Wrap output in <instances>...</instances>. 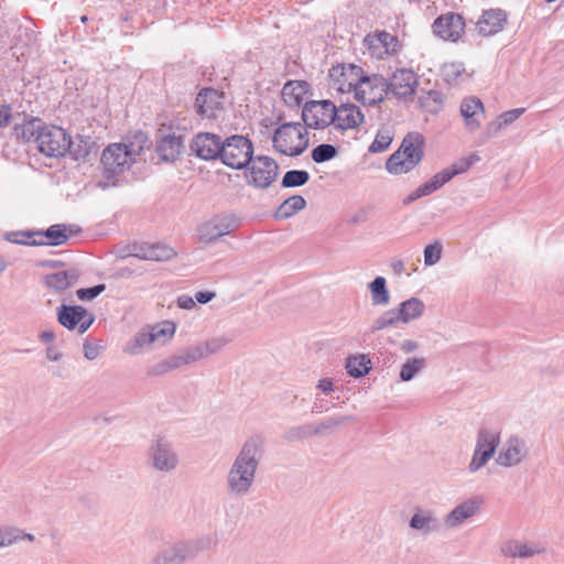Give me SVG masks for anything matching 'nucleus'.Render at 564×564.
Segmentation results:
<instances>
[{
    "mask_svg": "<svg viewBox=\"0 0 564 564\" xmlns=\"http://www.w3.org/2000/svg\"><path fill=\"white\" fill-rule=\"evenodd\" d=\"M393 132L389 127H382L378 130L375 140L369 147L370 153H380L386 151L391 144Z\"/></svg>",
    "mask_w": 564,
    "mask_h": 564,
    "instance_id": "nucleus-41",
    "label": "nucleus"
},
{
    "mask_svg": "<svg viewBox=\"0 0 564 564\" xmlns=\"http://www.w3.org/2000/svg\"><path fill=\"white\" fill-rule=\"evenodd\" d=\"M480 500L476 497L464 500L455 506L445 517L444 525L448 530H455L475 517L480 510Z\"/></svg>",
    "mask_w": 564,
    "mask_h": 564,
    "instance_id": "nucleus-21",
    "label": "nucleus"
},
{
    "mask_svg": "<svg viewBox=\"0 0 564 564\" xmlns=\"http://www.w3.org/2000/svg\"><path fill=\"white\" fill-rule=\"evenodd\" d=\"M316 387L324 393H330L334 390V381L330 378H323L317 382Z\"/></svg>",
    "mask_w": 564,
    "mask_h": 564,
    "instance_id": "nucleus-59",
    "label": "nucleus"
},
{
    "mask_svg": "<svg viewBox=\"0 0 564 564\" xmlns=\"http://www.w3.org/2000/svg\"><path fill=\"white\" fill-rule=\"evenodd\" d=\"M19 528L12 525L0 527V549L10 547L18 543Z\"/></svg>",
    "mask_w": 564,
    "mask_h": 564,
    "instance_id": "nucleus-48",
    "label": "nucleus"
},
{
    "mask_svg": "<svg viewBox=\"0 0 564 564\" xmlns=\"http://www.w3.org/2000/svg\"><path fill=\"white\" fill-rule=\"evenodd\" d=\"M409 527L423 535H430L440 532L441 522L433 510L420 508L411 517Z\"/></svg>",
    "mask_w": 564,
    "mask_h": 564,
    "instance_id": "nucleus-28",
    "label": "nucleus"
},
{
    "mask_svg": "<svg viewBox=\"0 0 564 564\" xmlns=\"http://www.w3.org/2000/svg\"><path fill=\"white\" fill-rule=\"evenodd\" d=\"M253 158L251 140L241 134H234L223 139L220 161L235 170L247 167Z\"/></svg>",
    "mask_w": 564,
    "mask_h": 564,
    "instance_id": "nucleus-7",
    "label": "nucleus"
},
{
    "mask_svg": "<svg viewBox=\"0 0 564 564\" xmlns=\"http://www.w3.org/2000/svg\"><path fill=\"white\" fill-rule=\"evenodd\" d=\"M102 349V345L85 341L83 345L84 356L88 360H95Z\"/></svg>",
    "mask_w": 564,
    "mask_h": 564,
    "instance_id": "nucleus-55",
    "label": "nucleus"
},
{
    "mask_svg": "<svg viewBox=\"0 0 564 564\" xmlns=\"http://www.w3.org/2000/svg\"><path fill=\"white\" fill-rule=\"evenodd\" d=\"M345 367L350 377L361 378L370 371V360L365 355L352 356L347 358Z\"/></svg>",
    "mask_w": 564,
    "mask_h": 564,
    "instance_id": "nucleus-40",
    "label": "nucleus"
},
{
    "mask_svg": "<svg viewBox=\"0 0 564 564\" xmlns=\"http://www.w3.org/2000/svg\"><path fill=\"white\" fill-rule=\"evenodd\" d=\"M464 21L459 14L448 13L438 17L432 28L436 35L445 41H457L464 31Z\"/></svg>",
    "mask_w": 564,
    "mask_h": 564,
    "instance_id": "nucleus-24",
    "label": "nucleus"
},
{
    "mask_svg": "<svg viewBox=\"0 0 564 564\" xmlns=\"http://www.w3.org/2000/svg\"><path fill=\"white\" fill-rule=\"evenodd\" d=\"M36 237L47 241H44L43 245L48 246H61L68 240L67 227L66 225L57 224L50 226L45 231H35Z\"/></svg>",
    "mask_w": 564,
    "mask_h": 564,
    "instance_id": "nucleus-35",
    "label": "nucleus"
},
{
    "mask_svg": "<svg viewBox=\"0 0 564 564\" xmlns=\"http://www.w3.org/2000/svg\"><path fill=\"white\" fill-rule=\"evenodd\" d=\"M424 137L419 132L408 133L400 148L388 159L386 169L391 174H405L423 159Z\"/></svg>",
    "mask_w": 564,
    "mask_h": 564,
    "instance_id": "nucleus-4",
    "label": "nucleus"
},
{
    "mask_svg": "<svg viewBox=\"0 0 564 564\" xmlns=\"http://www.w3.org/2000/svg\"><path fill=\"white\" fill-rule=\"evenodd\" d=\"M389 91L397 98H408L415 94L417 75L409 68H400L393 72L388 80Z\"/></svg>",
    "mask_w": 564,
    "mask_h": 564,
    "instance_id": "nucleus-20",
    "label": "nucleus"
},
{
    "mask_svg": "<svg viewBox=\"0 0 564 564\" xmlns=\"http://www.w3.org/2000/svg\"><path fill=\"white\" fill-rule=\"evenodd\" d=\"M499 435L490 430L481 429L478 432L474 455L468 465L470 473L478 471L494 456L499 445Z\"/></svg>",
    "mask_w": 564,
    "mask_h": 564,
    "instance_id": "nucleus-13",
    "label": "nucleus"
},
{
    "mask_svg": "<svg viewBox=\"0 0 564 564\" xmlns=\"http://www.w3.org/2000/svg\"><path fill=\"white\" fill-rule=\"evenodd\" d=\"M216 297L213 291H199L195 294V301L200 304H206Z\"/></svg>",
    "mask_w": 564,
    "mask_h": 564,
    "instance_id": "nucleus-57",
    "label": "nucleus"
},
{
    "mask_svg": "<svg viewBox=\"0 0 564 564\" xmlns=\"http://www.w3.org/2000/svg\"><path fill=\"white\" fill-rule=\"evenodd\" d=\"M421 197H424V195H423V193H422V192H420V187H417L414 192H412L410 195H408V196L404 198L403 203H404L405 205H409V204H411V203L415 202L416 199H419V198H421Z\"/></svg>",
    "mask_w": 564,
    "mask_h": 564,
    "instance_id": "nucleus-62",
    "label": "nucleus"
},
{
    "mask_svg": "<svg viewBox=\"0 0 564 564\" xmlns=\"http://www.w3.org/2000/svg\"><path fill=\"white\" fill-rule=\"evenodd\" d=\"M274 149L289 156L302 154L308 147L307 131L299 122L281 124L273 134Z\"/></svg>",
    "mask_w": 564,
    "mask_h": 564,
    "instance_id": "nucleus-6",
    "label": "nucleus"
},
{
    "mask_svg": "<svg viewBox=\"0 0 564 564\" xmlns=\"http://www.w3.org/2000/svg\"><path fill=\"white\" fill-rule=\"evenodd\" d=\"M154 335L149 332H139L124 347V351L130 355L143 354L148 348L154 345Z\"/></svg>",
    "mask_w": 564,
    "mask_h": 564,
    "instance_id": "nucleus-38",
    "label": "nucleus"
},
{
    "mask_svg": "<svg viewBox=\"0 0 564 564\" xmlns=\"http://www.w3.org/2000/svg\"><path fill=\"white\" fill-rule=\"evenodd\" d=\"M419 347V344L414 340H404L402 344H401V350L405 354H410V352H413L415 349H417Z\"/></svg>",
    "mask_w": 564,
    "mask_h": 564,
    "instance_id": "nucleus-61",
    "label": "nucleus"
},
{
    "mask_svg": "<svg viewBox=\"0 0 564 564\" xmlns=\"http://www.w3.org/2000/svg\"><path fill=\"white\" fill-rule=\"evenodd\" d=\"M364 75L362 68L355 64L333 66L329 69L330 86L339 93H355Z\"/></svg>",
    "mask_w": 564,
    "mask_h": 564,
    "instance_id": "nucleus-16",
    "label": "nucleus"
},
{
    "mask_svg": "<svg viewBox=\"0 0 564 564\" xmlns=\"http://www.w3.org/2000/svg\"><path fill=\"white\" fill-rule=\"evenodd\" d=\"M62 352L54 346H50L46 349V358L51 361H58L62 358Z\"/></svg>",
    "mask_w": 564,
    "mask_h": 564,
    "instance_id": "nucleus-60",
    "label": "nucleus"
},
{
    "mask_svg": "<svg viewBox=\"0 0 564 564\" xmlns=\"http://www.w3.org/2000/svg\"><path fill=\"white\" fill-rule=\"evenodd\" d=\"M214 544L210 536L176 541L164 547L151 564H184L186 561L196 558L202 552L212 549Z\"/></svg>",
    "mask_w": 564,
    "mask_h": 564,
    "instance_id": "nucleus-5",
    "label": "nucleus"
},
{
    "mask_svg": "<svg viewBox=\"0 0 564 564\" xmlns=\"http://www.w3.org/2000/svg\"><path fill=\"white\" fill-rule=\"evenodd\" d=\"M460 115L464 119L465 128L469 132H475L480 128V117L485 115V108L478 97H467L462 100Z\"/></svg>",
    "mask_w": 564,
    "mask_h": 564,
    "instance_id": "nucleus-27",
    "label": "nucleus"
},
{
    "mask_svg": "<svg viewBox=\"0 0 564 564\" xmlns=\"http://www.w3.org/2000/svg\"><path fill=\"white\" fill-rule=\"evenodd\" d=\"M225 95L224 93L207 87L199 90L195 98L194 108L196 113L202 119L215 120L225 110L224 108Z\"/></svg>",
    "mask_w": 564,
    "mask_h": 564,
    "instance_id": "nucleus-15",
    "label": "nucleus"
},
{
    "mask_svg": "<svg viewBox=\"0 0 564 564\" xmlns=\"http://www.w3.org/2000/svg\"><path fill=\"white\" fill-rule=\"evenodd\" d=\"M40 339L44 344H48L55 340V334L53 330H44L40 334Z\"/></svg>",
    "mask_w": 564,
    "mask_h": 564,
    "instance_id": "nucleus-64",
    "label": "nucleus"
},
{
    "mask_svg": "<svg viewBox=\"0 0 564 564\" xmlns=\"http://www.w3.org/2000/svg\"><path fill=\"white\" fill-rule=\"evenodd\" d=\"M398 39L386 31L368 34L364 39V46L369 51L371 56L377 58H383L384 55L394 54L398 51Z\"/></svg>",
    "mask_w": 564,
    "mask_h": 564,
    "instance_id": "nucleus-23",
    "label": "nucleus"
},
{
    "mask_svg": "<svg viewBox=\"0 0 564 564\" xmlns=\"http://www.w3.org/2000/svg\"><path fill=\"white\" fill-rule=\"evenodd\" d=\"M308 84L306 82L290 80L282 88L284 102L290 107H299L306 94Z\"/></svg>",
    "mask_w": 564,
    "mask_h": 564,
    "instance_id": "nucleus-33",
    "label": "nucleus"
},
{
    "mask_svg": "<svg viewBox=\"0 0 564 564\" xmlns=\"http://www.w3.org/2000/svg\"><path fill=\"white\" fill-rule=\"evenodd\" d=\"M57 321L68 330L77 329L78 334H84L95 322L94 314L89 313L80 305L62 304L57 307Z\"/></svg>",
    "mask_w": 564,
    "mask_h": 564,
    "instance_id": "nucleus-14",
    "label": "nucleus"
},
{
    "mask_svg": "<svg viewBox=\"0 0 564 564\" xmlns=\"http://www.w3.org/2000/svg\"><path fill=\"white\" fill-rule=\"evenodd\" d=\"M524 112V108H516L502 112L497 119L490 122L486 128V135L488 139L495 137L501 129L510 126Z\"/></svg>",
    "mask_w": 564,
    "mask_h": 564,
    "instance_id": "nucleus-34",
    "label": "nucleus"
},
{
    "mask_svg": "<svg viewBox=\"0 0 564 564\" xmlns=\"http://www.w3.org/2000/svg\"><path fill=\"white\" fill-rule=\"evenodd\" d=\"M232 340L229 335H220L202 341L206 357L217 354Z\"/></svg>",
    "mask_w": 564,
    "mask_h": 564,
    "instance_id": "nucleus-47",
    "label": "nucleus"
},
{
    "mask_svg": "<svg viewBox=\"0 0 564 564\" xmlns=\"http://www.w3.org/2000/svg\"><path fill=\"white\" fill-rule=\"evenodd\" d=\"M175 254L176 252L171 247L163 243L142 245L134 253L139 259L149 261H167Z\"/></svg>",
    "mask_w": 564,
    "mask_h": 564,
    "instance_id": "nucleus-32",
    "label": "nucleus"
},
{
    "mask_svg": "<svg viewBox=\"0 0 564 564\" xmlns=\"http://www.w3.org/2000/svg\"><path fill=\"white\" fill-rule=\"evenodd\" d=\"M355 421L352 415H336L324 420L314 426L313 433L316 435H327L337 427L346 425Z\"/></svg>",
    "mask_w": 564,
    "mask_h": 564,
    "instance_id": "nucleus-39",
    "label": "nucleus"
},
{
    "mask_svg": "<svg viewBox=\"0 0 564 564\" xmlns=\"http://www.w3.org/2000/svg\"><path fill=\"white\" fill-rule=\"evenodd\" d=\"M106 290L105 284H97L91 288L78 289L76 295L80 301H91Z\"/></svg>",
    "mask_w": 564,
    "mask_h": 564,
    "instance_id": "nucleus-52",
    "label": "nucleus"
},
{
    "mask_svg": "<svg viewBox=\"0 0 564 564\" xmlns=\"http://www.w3.org/2000/svg\"><path fill=\"white\" fill-rule=\"evenodd\" d=\"M206 357L202 341L188 346L181 350L178 354L172 355L169 358L162 360L155 366L154 373L162 375L171 370L178 369L181 367L194 364Z\"/></svg>",
    "mask_w": 564,
    "mask_h": 564,
    "instance_id": "nucleus-18",
    "label": "nucleus"
},
{
    "mask_svg": "<svg viewBox=\"0 0 564 564\" xmlns=\"http://www.w3.org/2000/svg\"><path fill=\"white\" fill-rule=\"evenodd\" d=\"M184 145L180 135H163L156 143V153L161 161L174 162L182 153Z\"/></svg>",
    "mask_w": 564,
    "mask_h": 564,
    "instance_id": "nucleus-30",
    "label": "nucleus"
},
{
    "mask_svg": "<svg viewBox=\"0 0 564 564\" xmlns=\"http://www.w3.org/2000/svg\"><path fill=\"white\" fill-rule=\"evenodd\" d=\"M143 150L144 147L137 142L109 144L101 154L104 178L98 182V186L104 189L117 186L120 176L137 162Z\"/></svg>",
    "mask_w": 564,
    "mask_h": 564,
    "instance_id": "nucleus-2",
    "label": "nucleus"
},
{
    "mask_svg": "<svg viewBox=\"0 0 564 564\" xmlns=\"http://www.w3.org/2000/svg\"><path fill=\"white\" fill-rule=\"evenodd\" d=\"M150 333L154 335V343L161 346L172 338L175 333V325L171 322H164L153 326Z\"/></svg>",
    "mask_w": 564,
    "mask_h": 564,
    "instance_id": "nucleus-45",
    "label": "nucleus"
},
{
    "mask_svg": "<svg viewBox=\"0 0 564 564\" xmlns=\"http://www.w3.org/2000/svg\"><path fill=\"white\" fill-rule=\"evenodd\" d=\"M425 366L424 358H410L401 367L400 379L404 382L412 380Z\"/></svg>",
    "mask_w": 564,
    "mask_h": 564,
    "instance_id": "nucleus-42",
    "label": "nucleus"
},
{
    "mask_svg": "<svg viewBox=\"0 0 564 564\" xmlns=\"http://www.w3.org/2000/svg\"><path fill=\"white\" fill-rule=\"evenodd\" d=\"M79 279L77 269L57 271L44 276V284L56 292H62L73 286Z\"/></svg>",
    "mask_w": 564,
    "mask_h": 564,
    "instance_id": "nucleus-31",
    "label": "nucleus"
},
{
    "mask_svg": "<svg viewBox=\"0 0 564 564\" xmlns=\"http://www.w3.org/2000/svg\"><path fill=\"white\" fill-rule=\"evenodd\" d=\"M423 312L424 303L417 297H411L402 302L399 308H391L383 312L373 321L370 332L376 333L387 327L397 326L399 323L408 324L419 318Z\"/></svg>",
    "mask_w": 564,
    "mask_h": 564,
    "instance_id": "nucleus-8",
    "label": "nucleus"
},
{
    "mask_svg": "<svg viewBox=\"0 0 564 564\" xmlns=\"http://www.w3.org/2000/svg\"><path fill=\"white\" fill-rule=\"evenodd\" d=\"M310 180V174L304 170H290L282 178V187H299L306 184Z\"/></svg>",
    "mask_w": 564,
    "mask_h": 564,
    "instance_id": "nucleus-44",
    "label": "nucleus"
},
{
    "mask_svg": "<svg viewBox=\"0 0 564 564\" xmlns=\"http://www.w3.org/2000/svg\"><path fill=\"white\" fill-rule=\"evenodd\" d=\"M421 197H424V195H423V193H422V192H420V187H417L414 192H412L410 195H408V196L404 198L403 203H404L405 205H409V204H411V203L415 202L416 199H419V198H421Z\"/></svg>",
    "mask_w": 564,
    "mask_h": 564,
    "instance_id": "nucleus-63",
    "label": "nucleus"
},
{
    "mask_svg": "<svg viewBox=\"0 0 564 564\" xmlns=\"http://www.w3.org/2000/svg\"><path fill=\"white\" fill-rule=\"evenodd\" d=\"M478 161H479V156L477 154H471L468 158H464L452 165L458 175V174L465 173L469 167H471Z\"/></svg>",
    "mask_w": 564,
    "mask_h": 564,
    "instance_id": "nucleus-54",
    "label": "nucleus"
},
{
    "mask_svg": "<svg viewBox=\"0 0 564 564\" xmlns=\"http://www.w3.org/2000/svg\"><path fill=\"white\" fill-rule=\"evenodd\" d=\"M335 118L333 126L336 130L356 129L364 122V113L360 108L354 104H341L335 106Z\"/></svg>",
    "mask_w": 564,
    "mask_h": 564,
    "instance_id": "nucleus-26",
    "label": "nucleus"
},
{
    "mask_svg": "<svg viewBox=\"0 0 564 564\" xmlns=\"http://www.w3.org/2000/svg\"><path fill=\"white\" fill-rule=\"evenodd\" d=\"M11 119V108L7 105L0 107V128L9 124Z\"/></svg>",
    "mask_w": 564,
    "mask_h": 564,
    "instance_id": "nucleus-58",
    "label": "nucleus"
},
{
    "mask_svg": "<svg viewBox=\"0 0 564 564\" xmlns=\"http://www.w3.org/2000/svg\"><path fill=\"white\" fill-rule=\"evenodd\" d=\"M22 134L29 140L34 138L39 151L48 158L63 156L72 144L70 135L63 128L44 124L40 119H32L26 123Z\"/></svg>",
    "mask_w": 564,
    "mask_h": 564,
    "instance_id": "nucleus-3",
    "label": "nucleus"
},
{
    "mask_svg": "<svg viewBox=\"0 0 564 564\" xmlns=\"http://www.w3.org/2000/svg\"><path fill=\"white\" fill-rule=\"evenodd\" d=\"M465 70L463 63H451L444 65L443 73L447 80L456 79Z\"/></svg>",
    "mask_w": 564,
    "mask_h": 564,
    "instance_id": "nucleus-53",
    "label": "nucleus"
},
{
    "mask_svg": "<svg viewBox=\"0 0 564 564\" xmlns=\"http://www.w3.org/2000/svg\"><path fill=\"white\" fill-rule=\"evenodd\" d=\"M223 139L212 132H199L191 141V152L204 161H214L221 155Z\"/></svg>",
    "mask_w": 564,
    "mask_h": 564,
    "instance_id": "nucleus-19",
    "label": "nucleus"
},
{
    "mask_svg": "<svg viewBox=\"0 0 564 564\" xmlns=\"http://www.w3.org/2000/svg\"><path fill=\"white\" fill-rule=\"evenodd\" d=\"M545 552V547L536 542L508 540L500 546V554L509 558H530Z\"/></svg>",
    "mask_w": 564,
    "mask_h": 564,
    "instance_id": "nucleus-25",
    "label": "nucleus"
},
{
    "mask_svg": "<svg viewBox=\"0 0 564 564\" xmlns=\"http://www.w3.org/2000/svg\"><path fill=\"white\" fill-rule=\"evenodd\" d=\"M240 227V220L232 214L223 213L203 221L197 228L200 242L210 245Z\"/></svg>",
    "mask_w": 564,
    "mask_h": 564,
    "instance_id": "nucleus-9",
    "label": "nucleus"
},
{
    "mask_svg": "<svg viewBox=\"0 0 564 564\" xmlns=\"http://www.w3.org/2000/svg\"><path fill=\"white\" fill-rule=\"evenodd\" d=\"M442 250V243L437 240L431 245H427L424 249V264L426 267L436 264L441 260Z\"/></svg>",
    "mask_w": 564,
    "mask_h": 564,
    "instance_id": "nucleus-49",
    "label": "nucleus"
},
{
    "mask_svg": "<svg viewBox=\"0 0 564 564\" xmlns=\"http://www.w3.org/2000/svg\"><path fill=\"white\" fill-rule=\"evenodd\" d=\"M36 237L35 231H18V232H11L8 236V240L14 243L20 245H31V246H42L44 243V240L42 239H33L32 241H28L26 238Z\"/></svg>",
    "mask_w": 564,
    "mask_h": 564,
    "instance_id": "nucleus-50",
    "label": "nucleus"
},
{
    "mask_svg": "<svg viewBox=\"0 0 564 564\" xmlns=\"http://www.w3.org/2000/svg\"><path fill=\"white\" fill-rule=\"evenodd\" d=\"M388 93V79L382 75H364L356 88L355 98L364 105L375 106L382 102Z\"/></svg>",
    "mask_w": 564,
    "mask_h": 564,
    "instance_id": "nucleus-11",
    "label": "nucleus"
},
{
    "mask_svg": "<svg viewBox=\"0 0 564 564\" xmlns=\"http://www.w3.org/2000/svg\"><path fill=\"white\" fill-rule=\"evenodd\" d=\"M507 23V14L501 9H489L482 12L477 22L478 32L484 36L495 35Z\"/></svg>",
    "mask_w": 564,
    "mask_h": 564,
    "instance_id": "nucleus-29",
    "label": "nucleus"
},
{
    "mask_svg": "<svg viewBox=\"0 0 564 564\" xmlns=\"http://www.w3.org/2000/svg\"><path fill=\"white\" fill-rule=\"evenodd\" d=\"M421 106L430 113H437L442 109L443 95L438 90H430L420 98Z\"/></svg>",
    "mask_w": 564,
    "mask_h": 564,
    "instance_id": "nucleus-43",
    "label": "nucleus"
},
{
    "mask_svg": "<svg viewBox=\"0 0 564 564\" xmlns=\"http://www.w3.org/2000/svg\"><path fill=\"white\" fill-rule=\"evenodd\" d=\"M177 305L178 307L184 310H192L195 307L196 301L195 297H192L189 295H181L177 299Z\"/></svg>",
    "mask_w": 564,
    "mask_h": 564,
    "instance_id": "nucleus-56",
    "label": "nucleus"
},
{
    "mask_svg": "<svg viewBox=\"0 0 564 564\" xmlns=\"http://www.w3.org/2000/svg\"><path fill=\"white\" fill-rule=\"evenodd\" d=\"M528 453L527 442L519 436H512L501 447L496 462L502 467L517 466L528 456Z\"/></svg>",
    "mask_w": 564,
    "mask_h": 564,
    "instance_id": "nucleus-22",
    "label": "nucleus"
},
{
    "mask_svg": "<svg viewBox=\"0 0 564 564\" xmlns=\"http://www.w3.org/2000/svg\"><path fill=\"white\" fill-rule=\"evenodd\" d=\"M148 457L151 466L161 473H170L178 465V455L173 444L164 437L152 441Z\"/></svg>",
    "mask_w": 564,
    "mask_h": 564,
    "instance_id": "nucleus-12",
    "label": "nucleus"
},
{
    "mask_svg": "<svg viewBox=\"0 0 564 564\" xmlns=\"http://www.w3.org/2000/svg\"><path fill=\"white\" fill-rule=\"evenodd\" d=\"M306 206V200L301 195H293L286 198L276 209L275 218L276 219H288L292 217L297 212L304 209Z\"/></svg>",
    "mask_w": 564,
    "mask_h": 564,
    "instance_id": "nucleus-37",
    "label": "nucleus"
},
{
    "mask_svg": "<svg viewBox=\"0 0 564 564\" xmlns=\"http://www.w3.org/2000/svg\"><path fill=\"white\" fill-rule=\"evenodd\" d=\"M251 162L249 184L257 188H267L276 181L279 165L273 159L258 155Z\"/></svg>",
    "mask_w": 564,
    "mask_h": 564,
    "instance_id": "nucleus-17",
    "label": "nucleus"
},
{
    "mask_svg": "<svg viewBox=\"0 0 564 564\" xmlns=\"http://www.w3.org/2000/svg\"><path fill=\"white\" fill-rule=\"evenodd\" d=\"M337 154L338 151L335 145L323 143L313 149L312 159L315 163H324L334 159Z\"/></svg>",
    "mask_w": 564,
    "mask_h": 564,
    "instance_id": "nucleus-46",
    "label": "nucleus"
},
{
    "mask_svg": "<svg viewBox=\"0 0 564 564\" xmlns=\"http://www.w3.org/2000/svg\"><path fill=\"white\" fill-rule=\"evenodd\" d=\"M457 173L454 170L453 165L442 170L441 172L436 173L430 182L433 184L434 188L437 191L443 185H445L447 182H449L454 176H456Z\"/></svg>",
    "mask_w": 564,
    "mask_h": 564,
    "instance_id": "nucleus-51",
    "label": "nucleus"
},
{
    "mask_svg": "<svg viewBox=\"0 0 564 564\" xmlns=\"http://www.w3.org/2000/svg\"><path fill=\"white\" fill-rule=\"evenodd\" d=\"M335 115V104L328 99L307 101L302 109V119L306 127L316 130L333 124Z\"/></svg>",
    "mask_w": 564,
    "mask_h": 564,
    "instance_id": "nucleus-10",
    "label": "nucleus"
},
{
    "mask_svg": "<svg viewBox=\"0 0 564 564\" xmlns=\"http://www.w3.org/2000/svg\"><path fill=\"white\" fill-rule=\"evenodd\" d=\"M263 454L264 441L260 435H252L243 442L226 475L228 495L242 498L252 491Z\"/></svg>",
    "mask_w": 564,
    "mask_h": 564,
    "instance_id": "nucleus-1",
    "label": "nucleus"
},
{
    "mask_svg": "<svg viewBox=\"0 0 564 564\" xmlns=\"http://www.w3.org/2000/svg\"><path fill=\"white\" fill-rule=\"evenodd\" d=\"M371 302L375 306H386L390 303V293L387 289V280L383 276H376L369 283Z\"/></svg>",
    "mask_w": 564,
    "mask_h": 564,
    "instance_id": "nucleus-36",
    "label": "nucleus"
}]
</instances>
